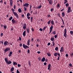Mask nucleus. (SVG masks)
I'll return each mask as SVG.
<instances>
[{"mask_svg":"<svg viewBox=\"0 0 73 73\" xmlns=\"http://www.w3.org/2000/svg\"><path fill=\"white\" fill-rule=\"evenodd\" d=\"M48 25H49L51 23V25H54V21L53 20H49V21L47 22Z\"/></svg>","mask_w":73,"mask_h":73,"instance_id":"nucleus-2","label":"nucleus"},{"mask_svg":"<svg viewBox=\"0 0 73 73\" xmlns=\"http://www.w3.org/2000/svg\"><path fill=\"white\" fill-rule=\"evenodd\" d=\"M60 49H61L60 50V52H64V47H62L61 48H60Z\"/></svg>","mask_w":73,"mask_h":73,"instance_id":"nucleus-14","label":"nucleus"},{"mask_svg":"<svg viewBox=\"0 0 73 73\" xmlns=\"http://www.w3.org/2000/svg\"><path fill=\"white\" fill-rule=\"evenodd\" d=\"M56 4H55V3L53 4V5H52V7H54V6H55V5Z\"/></svg>","mask_w":73,"mask_h":73,"instance_id":"nucleus-61","label":"nucleus"},{"mask_svg":"<svg viewBox=\"0 0 73 73\" xmlns=\"http://www.w3.org/2000/svg\"><path fill=\"white\" fill-rule=\"evenodd\" d=\"M10 50V48H9V47H7L6 48V49H4V52H6L7 51H9Z\"/></svg>","mask_w":73,"mask_h":73,"instance_id":"nucleus-7","label":"nucleus"},{"mask_svg":"<svg viewBox=\"0 0 73 73\" xmlns=\"http://www.w3.org/2000/svg\"><path fill=\"white\" fill-rule=\"evenodd\" d=\"M11 10H12V12H13L14 11H15V10H14L13 9H11Z\"/></svg>","mask_w":73,"mask_h":73,"instance_id":"nucleus-56","label":"nucleus"},{"mask_svg":"<svg viewBox=\"0 0 73 73\" xmlns=\"http://www.w3.org/2000/svg\"><path fill=\"white\" fill-rule=\"evenodd\" d=\"M31 19V22H32V20L33 19V17H31V18L30 19Z\"/></svg>","mask_w":73,"mask_h":73,"instance_id":"nucleus-42","label":"nucleus"},{"mask_svg":"<svg viewBox=\"0 0 73 73\" xmlns=\"http://www.w3.org/2000/svg\"><path fill=\"white\" fill-rule=\"evenodd\" d=\"M20 66H21V65L19 64H18V67H20Z\"/></svg>","mask_w":73,"mask_h":73,"instance_id":"nucleus-47","label":"nucleus"},{"mask_svg":"<svg viewBox=\"0 0 73 73\" xmlns=\"http://www.w3.org/2000/svg\"><path fill=\"white\" fill-rule=\"evenodd\" d=\"M68 10H71V7H68Z\"/></svg>","mask_w":73,"mask_h":73,"instance_id":"nucleus-49","label":"nucleus"},{"mask_svg":"<svg viewBox=\"0 0 73 73\" xmlns=\"http://www.w3.org/2000/svg\"><path fill=\"white\" fill-rule=\"evenodd\" d=\"M18 64L16 62H13V65H17Z\"/></svg>","mask_w":73,"mask_h":73,"instance_id":"nucleus-26","label":"nucleus"},{"mask_svg":"<svg viewBox=\"0 0 73 73\" xmlns=\"http://www.w3.org/2000/svg\"><path fill=\"white\" fill-rule=\"evenodd\" d=\"M23 48H24L25 49H27L28 48H29V47H28V46L27 45H25V44H23Z\"/></svg>","mask_w":73,"mask_h":73,"instance_id":"nucleus-4","label":"nucleus"},{"mask_svg":"<svg viewBox=\"0 0 73 73\" xmlns=\"http://www.w3.org/2000/svg\"><path fill=\"white\" fill-rule=\"evenodd\" d=\"M52 34H53V35H55V34H56V31H53V32H52Z\"/></svg>","mask_w":73,"mask_h":73,"instance_id":"nucleus-29","label":"nucleus"},{"mask_svg":"<svg viewBox=\"0 0 73 73\" xmlns=\"http://www.w3.org/2000/svg\"><path fill=\"white\" fill-rule=\"evenodd\" d=\"M40 51L37 52V53H38V54H40Z\"/></svg>","mask_w":73,"mask_h":73,"instance_id":"nucleus-63","label":"nucleus"},{"mask_svg":"<svg viewBox=\"0 0 73 73\" xmlns=\"http://www.w3.org/2000/svg\"><path fill=\"white\" fill-rule=\"evenodd\" d=\"M46 60V59H45V58L44 57H43V58H42L40 60H41V62H44L45 61V60Z\"/></svg>","mask_w":73,"mask_h":73,"instance_id":"nucleus-16","label":"nucleus"},{"mask_svg":"<svg viewBox=\"0 0 73 73\" xmlns=\"http://www.w3.org/2000/svg\"><path fill=\"white\" fill-rule=\"evenodd\" d=\"M57 8H59V4H57Z\"/></svg>","mask_w":73,"mask_h":73,"instance_id":"nucleus-51","label":"nucleus"},{"mask_svg":"<svg viewBox=\"0 0 73 73\" xmlns=\"http://www.w3.org/2000/svg\"><path fill=\"white\" fill-rule=\"evenodd\" d=\"M49 2V4L51 5L52 4V0H50V1H48Z\"/></svg>","mask_w":73,"mask_h":73,"instance_id":"nucleus-22","label":"nucleus"},{"mask_svg":"<svg viewBox=\"0 0 73 73\" xmlns=\"http://www.w3.org/2000/svg\"><path fill=\"white\" fill-rule=\"evenodd\" d=\"M29 5V4L27 3H26L25 4L23 5V6L26 7H29V6H28Z\"/></svg>","mask_w":73,"mask_h":73,"instance_id":"nucleus-13","label":"nucleus"},{"mask_svg":"<svg viewBox=\"0 0 73 73\" xmlns=\"http://www.w3.org/2000/svg\"><path fill=\"white\" fill-rule=\"evenodd\" d=\"M70 34H71V35H73V31H70Z\"/></svg>","mask_w":73,"mask_h":73,"instance_id":"nucleus-35","label":"nucleus"},{"mask_svg":"<svg viewBox=\"0 0 73 73\" xmlns=\"http://www.w3.org/2000/svg\"><path fill=\"white\" fill-rule=\"evenodd\" d=\"M13 53V52L12 51L10 52H9V57H11V56L12 55V54Z\"/></svg>","mask_w":73,"mask_h":73,"instance_id":"nucleus-19","label":"nucleus"},{"mask_svg":"<svg viewBox=\"0 0 73 73\" xmlns=\"http://www.w3.org/2000/svg\"><path fill=\"white\" fill-rule=\"evenodd\" d=\"M42 7V5H40L38 7H37V8H36V9H40L41 8V7Z\"/></svg>","mask_w":73,"mask_h":73,"instance_id":"nucleus-24","label":"nucleus"},{"mask_svg":"<svg viewBox=\"0 0 73 73\" xmlns=\"http://www.w3.org/2000/svg\"><path fill=\"white\" fill-rule=\"evenodd\" d=\"M64 36L65 38H66V29H64Z\"/></svg>","mask_w":73,"mask_h":73,"instance_id":"nucleus-9","label":"nucleus"},{"mask_svg":"<svg viewBox=\"0 0 73 73\" xmlns=\"http://www.w3.org/2000/svg\"><path fill=\"white\" fill-rule=\"evenodd\" d=\"M66 57H67L68 56V54H66Z\"/></svg>","mask_w":73,"mask_h":73,"instance_id":"nucleus-64","label":"nucleus"},{"mask_svg":"<svg viewBox=\"0 0 73 73\" xmlns=\"http://www.w3.org/2000/svg\"><path fill=\"white\" fill-rule=\"evenodd\" d=\"M52 11H53V9H50V11H51V12H52Z\"/></svg>","mask_w":73,"mask_h":73,"instance_id":"nucleus-59","label":"nucleus"},{"mask_svg":"<svg viewBox=\"0 0 73 73\" xmlns=\"http://www.w3.org/2000/svg\"><path fill=\"white\" fill-rule=\"evenodd\" d=\"M18 12H19V13H20L22 11V10H21V9H20L19 8L18 9Z\"/></svg>","mask_w":73,"mask_h":73,"instance_id":"nucleus-30","label":"nucleus"},{"mask_svg":"<svg viewBox=\"0 0 73 73\" xmlns=\"http://www.w3.org/2000/svg\"><path fill=\"white\" fill-rule=\"evenodd\" d=\"M23 29H25L27 28V24L26 23H24L23 24V23H21V25H23Z\"/></svg>","mask_w":73,"mask_h":73,"instance_id":"nucleus-3","label":"nucleus"},{"mask_svg":"<svg viewBox=\"0 0 73 73\" xmlns=\"http://www.w3.org/2000/svg\"><path fill=\"white\" fill-rule=\"evenodd\" d=\"M57 16L59 17H60V18H61V17H60V15L59 14H57ZM61 19H62V23H63V24H62V25H64L65 24H64V20H63V19L61 18Z\"/></svg>","mask_w":73,"mask_h":73,"instance_id":"nucleus-8","label":"nucleus"},{"mask_svg":"<svg viewBox=\"0 0 73 73\" xmlns=\"http://www.w3.org/2000/svg\"><path fill=\"white\" fill-rule=\"evenodd\" d=\"M62 17H64V16H65V14H64V12H62Z\"/></svg>","mask_w":73,"mask_h":73,"instance_id":"nucleus-25","label":"nucleus"},{"mask_svg":"<svg viewBox=\"0 0 73 73\" xmlns=\"http://www.w3.org/2000/svg\"><path fill=\"white\" fill-rule=\"evenodd\" d=\"M68 66H69V67H71L72 66V64L71 63H70L68 64Z\"/></svg>","mask_w":73,"mask_h":73,"instance_id":"nucleus-37","label":"nucleus"},{"mask_svg":"<svg viewBox=\"0 0 73 73\" xmlns=\"http://www.w3.org/2000/svg\"><path fill=\"white\" fill-rule=\"evenodd\" d=\"M13 8L14 9H15V8H16L15 5H14V6H13Z\"/></svg>","mask_w":73,"mask_h":73,"instance_id":"nucleus-60","label":"nucleus"},{"mask_svg":"<svg viewBox=\"0 0 73 73\" xmlns=\"http://www.w3.org/2000/svg\"><path fill=\"white\" fill-rule=\"evenodd\" d=\"M65 5H66V7H68V3H66Z\"/></svg>","mask_w":73,"mask_h":73,"instance_id":"nucleus-48","label":"nucleus"},{"mask_svg":"<svg viewBox=\"0 0 73 73\" xmlns=\"http://www.w3.org/2000/svg\"><path fill=\"white\" fill-rule=\"evenodd\" d=\"M48 66V70H49V71H50V67L51 66V64H49Z\"/></svg>","mask_w":73,"mask_h":73,"instance_id":"nucleus-15","label":"nucleus"},{"mask_svg":"<svg viewBox=\"0 0 73 73\" xmlns=\"http://www.w3.org/2000/svg\"><path fill=\"white\" fill-rule=\"evenodd\" d=\"M4 27V29H6V28H7L6 25H5L4 26V27Z\"/></svg>","mask_w":73,"mask_h":73,"instance_id":"nucleus-44","label":"nucleus"},{"mask_svg":"<svg viewBox=\"0 0 73 73\" xmlns=\"http://www.w3.org/2000/svg\"><path fill=\"white\" fill-rule=\"evenodd\" d=\"M50 43H48V46H50Z\"/></svg>","mask_w":73,"mask_h":73,"instance_id":"nucleus-62","label":"nucleus"},{"mask_svg":"<svg viewBox=\"0 0 73 73\" xmlns=\"http://www.w3.org/2000/svg\"><path fill=\"white\" fill-rule=\"evenodd\" d=\"M26 31H25L26 32H27V34H29V29L28 28L26 29Z\"/></svg>","mask_w":73,"mask_h":73,"instance_id":"nucleus-17","label":"nucleus"},{"mask_svg":"<svg viewBox=\"0 0 73 73\" xmlns=\"http://www.w3.org/2000/svg\"><path fill=\"white\" fill-rule=\"evenodd\" d=\"M28 65H29V66H31V63L30 62V61H28Z\"/></svg>","mask_w":73,"mask_h":73,"instance_id":"nucleus-32","label":"nucleus"},{"mask_svg":"<svg viewBox=\"0 0 73 73\" xmlns=\"http://www.w3.org/2000/svg\"><path fill=\"white\" fill-rule=\"evenodd\" d=\"M13 14L14 15H15V16L16 17V18H17V19H18L19 16H18V15H17V13H16L15 12H13Z\"/></svg>","mask_w":73,"mask_h":73,"instance_id":"nucleus-6","label":"nucleus"},{"mask_svg":"<svg viewBox=\"0 0 73 73\" xmlns=\"http://www.w3.org/2000/svg\"><path fill=\"white\" fill-rule=\"evenodd\" d=\"M18 40H19L20 41H21L22 40L21 37H20V36L19 37V39L18 40Z\"/></svg>","mask_w":73,"mask_h":73,"instance_id":"nucleus-34","label":"nucleus"},{"mask_svg":"<svg viewBox=\"0 0 73 73\" xmlns=\"http://www.w3.org/2000/svg\"><path fill=\"white\" fill-rule=\"evenodd\" d=\"M0 36H3V33H1V34H0Z\"/></svg>","mask_w":73,"mask_h":73,"instance_id":"nucleus-50","label":"nucleus"},{"mask_svg":"<svg viewBox=\"0 0 73 73\" xmlns=\"http://www.w3.org/2000/svg\"><path fill=\"white\" fill-rule=\"evenodd\" d=\"M14 70V68L13 67L11 68V72H12Z\"/></svg>","mask_w":73,"mask_h":73,"instance_id":"nucleus-28","label":"nucleus"},{"mask_svg":"<svg viewBox=\"0 0 73 73\" xmlns=\"http://www.w3.org/2000/svg\"><path fill=\"white\" fill-rule=\"evenodd\" d=\"M10 6L11 7L12 6V5H13V0H10Z\"/></svg>","mask_w":73,"mask_h":73,"instance_id":"nucleus-18","label":"nucleus"},{"mask_svg":"<svg viewBox=\"0 0 73 73\" xmlns=\"http://www.w3.org/2000/svg\"><path fill=\"white\" fill-rule=\"evenodd\" d=\"M54 38H50V40H51V41H53L54 40Z\"/></svg>","mask_w":73,"mask_h":73,"instance_id":"nucleus-33","label":"nucleus"},{"mask_svg":"<svg viewBox=\"0 0 73 73\" xmlns=\"http://www.w3.org/2000/svg\"><path fill=\"white\" fill-rule=\"evenodd\" d=\"M29 9L31 10L32 9V5H30V6H29Z\"/></svg>","mask_w":73,"mask_h":73,"instance_id":"nucleus-40","label":"nucleus"},{"mask_svg":"<svg viewBox=\"0 0 73 73\" xmlns=\"http://www.w3.org/2000/svg\"><path fill=\"white\" fill-rule=\"evenodd\" d=\"M71 10H67V13H69L70 12H71Z\"/></svg>","mask_w":73,"mask_h":73,"instance_id":"nucleus-31","label":"nucleus"},{"mask_svg":"<svg viewBox=\"0 0 73 73\" xmlns=\"http://www.w3.org/2000/svg\"><path fill=\"white\" fill-rule=\"evenodd\" d=\"M64 0L65 1L64 2V4H66V3H67V0Z\"/></svg>","mask_w":73,"mask_h":73,"instance_id":"nucleus-46","label":"nucleus"},{"mask_svg":"<svg viewBox=\"0 0 73 73\" xmlns=\"http://www.w3.org/2000/svg\"><path fill=\"white\" fill-rule=\"evenodd\" d=\"M36 41H37V42H39L40 41V40L39 39L37 38L36 39Z\"/></svg>","mask_w":73,"mask_h":73,"instance_id":"nucleus-39","label":"nucleus"},{"mask_svg":"<svg viewBox=\"0 0 73 73\" xmlns=\"http://www.w3.org/2000/svg\"><path fill=\"white\" fill-rule=\"evenodd\" d=\"M47 55H48V57H50V56H51V54H50V52H48Z\"/></svg>","mask_w":73,"mask_h":73,"instance_id":"nucleus-21","label":"nucleus"},{"mask_svg":"<svg viewBox=\"0 0 73 73\" xmlns=\"http://www.w3.org/2000/svg\"><path fill=\"white\" fill-rule=\"evenodd\" d=\"M8 44H9V42H8L7 41H4V43H3V44H4V46H6V45H9Z\"/></svg>","mask_w":73,"mask_h":73,"instance_id":"nucleus-10","label":"nucleus"},{"mask_svg":"<svg viewBox=\"0 0 73 73\" xmlns=\"http://www.w3.org/2000/svg\"><path fill=\"white\" fill-rule=\"evenodd\" d=\"M39 30H40V31H43V29H42L41 28H40L39 29Z\"/></svg>","mask_w":73,"mask_h":73,"instance_id":"nucleus-54","label":"nucleus"},{"mask_svg":"<svg viewBox=\"0 0 73 73\" xmlns=\"http://www.w3.org/2000/svg\"><path fill=\"white\" fill-rule=\"evenodd\" d=\"M30 42V40H27V45L28 46L29 45V42Z\"/></svg>","mask_w":73,"mask_h":73,"instance_id":"nucleus-23","label":"nucleus"},{"mask_svg":"<svg viewBox=\"0 0 73 73\" xmlns=\"http://www.w3.org/2000/svg\"><path fill=\"white\" fill-rule=\"evenodd\" d=\"M52 46H54V44H55V43H54V41H52Z\"/></svg>","mask_w":73,"mask_h":73,"instance_id":"nucleus-36","label":"nucleus"},{"mask_svg":"<svg viewBox=\"0 0 73 73\" xmlns=\"http://www.w3.org/2000/svg\"><path fill=\"white\" fill-rule=\"evenodd\" d=\"M42 59H41L40 57H39L38 58V60L39 61H40V60H41Z\"/></svg>","mask_w":73,"mask_h":73,"instance_id":"nucleus-45","label":"nucleus"},{"mask_svg":"<svg viewBox=\"0 0 73 73\" xmlns=\"http://www.w3.org/2000/svg\"><path fill=\"white\" fill-rule=\"evenodd\" d=\"M16 72L17 73H20V72L18 71V70H17Z\"/></svg>","mask_w":73,"mask_h":73,"instance_id":"nucleus-57","label":"nucleus"},{"mask_svg":"<svg viewBox=\"0 0 73 73\" xmlns=\"http://www.w3.org/2000/svg\"><path fill=\"white\" fill-rule=\"evenodd\" d=\"M53 28V26L52 25H51L50 28V32H49V34H50L51 32H52V29Z\"/></svg>","mask_w":73,"mask_h":73,"instance_id":"nucleus-11","label":"nucleus"},{"mask_svg":"<svg viewBox=\"0 0 73 73\" xmlns=\"http://www.w3.org/2000/svg\"><path fill=\"white\" fill-rule=\"evenodd\" d=\"M57 37V35H55V38H56Z\"/></svg>","mask_w":73,"mask_h":73,"instance_id":"nucleus-58","label":"nucleus"},{"mask_svg":"<svg viewBox=\"0 0 73 73\" xmlns=\"http://www.w3.org/2000/svg\"><path fill=\"white\" fill-rule=\"evenodd\" d=\"M4 60H5V62L7 63L8 65H9L12 63V62H11V60L8 61L7 58H5L4 59Z\"/></svg>","mask_w":73,"mask_h":73,"instance_id":"nucleus-1","label":"nucleus"},{"mask_svg":"<svg viewBox=\"0 0 73 73\" xmlns=\"http://www.w3.org/2000/svg\"><path fill=\"white\" fill-rule=\"evenodd\" d=\"M25 17V16L24 15H21V17L22 18H23V17Z\"/></svg>","mask_w":73,"mask_h":73,"instance_id":"nucleus-52","label":"nucleus"},{"mask_svg":"<svg viewBox=\"0 0 73 73\" xmlns=\"http://www.w3.org/2000/svg\"><path fill=\"white\" fill-rule=\"evenodd\" d=\"M30 52V50L29 49H28L27 50V53H29Z\"/></svg>","mask_w":73,"mask_h":73,"instance_id":"nucleus-53","label":"nucleus"},{"mask_svg":"<svg viewBox=\"0 0 73 73\" xmlns=\"http://www.w3.org/2000/svg\"><path fill=\"white\" fill-rule=\"evenodd\" d=\"M24 11H27V8L24 7Z\"/></svg>","mask_w":73,"mask_h":73,"instance_id":"nucleus-43","label":"nucleus"},{"mask_svg":"<svg viewBox=\"0 0 73 73\" xmlns=\"http://www.w3.org/2000/svg\"><path fill=\"white\" fill-rule=\"evenodd\" d=\"M73 56V52H71V56L72 57Z\"/></svg>","mask_w":73,"mask_h":73,"instance_id":"nucleus-55","label":"nucleus"},{"mask_svg":"<svg viewBox=\"0 0 73 73\" xmlns=\"http://www.w3.org/2000/svg\"><path fill=\"white\" fill-rule=\"evenodd\" d=\"M11 20V22H12V23H13V24H17V21H15V20H14V19H12V20Z\"/></svg>","mask_w":73,"mask_h":73,"instance_id":"nucleus-5","label":"nucleus"},{"mask_svg":"<svg viewBox=\"0 0 73 73\" xmlns=\"http://www.w3.org/2000/svg\"><path fill=\"white\" fill-rule=\"evenodd\" d=\"M30 15H31V14H30L29 13H28L27 14V17H29Z\"/></svg>","mask_w":73,"mask_h":73,"instance_id":"nucleus-38","label":"nucleus"},{"mask_svg":"<svg viewBox=\"0 0 73 73\" xmlns=\"http://www.w3.org/2000/svg\"><path fill=\"white\" fill-rule=\"evenodd\" d=\"M55 50L56 51H57L58 50V47H55Z\"/></svg>","mask_w":73,"mask_h":73,"instance_id":"nucleus-41","label":"nucleus"},{"mask_svg":"<svg viewBox=\"0 0 73 73\" xmlns=\"http://www.w3.org/2000/svg\"><path fill=\"white\" fill-rule=\"evenodd\" d=\"M26 31H24V32H23V36H26Z\"/></svg>","mask_w":73,"mask_h":73,"instance_id":"nucleus-20","label":"nucleus"},{"mask_svg":"<svg viewBox=\"0 0 73 73\" xmlns=\"http://www.w3.org/2000/svg\"><path fill=\"white\" fill-rule=\"evenodd\" d=\"M13 20V17L12 16H11L10 18L9 19V21H11V20Z\"/></svg>","mask_w":73,"mask_h":73,"instance_id":"nucleus-27","label":"nucleus"},{"mask_svg":"<svg viewBox=\"0 0 73 73\" xmlns=\"http://www.w3.org/2000/svg\"><path fill=\"white\" fill-rule=\"evenodd\" d=\"M57 55H58V56L59 57H60V54L59 53H54V56H55L57 57Z\"/></svg>","mask_w":73,"mask_h":73,"instance_id":"nucleus-12","label":"nucleus"}]
</instances>
